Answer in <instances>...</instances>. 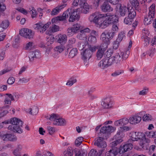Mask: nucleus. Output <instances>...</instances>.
I'll return each instance as SVG.
<instances>
[{
    "label": "nucleus",
    "instance_id": "nucleus-16",
    "mask_svg": "<svg viewBox=\"0 0 156 156\" xmlns=\"http://www.w3.org/2000/svg\"><path fill=\"white\" fill-rule=\"evenodd\" d=\"M129 121V119L128 120L127 118H124L116 121L114 122V124L117 126H124L128 124Z\"/></svg>",
    "mask_w": 156,
    "mask_h": 156
},
{
    "label": "nucleus",
    "instance_id": "nucleus-37",
    "mask_svg": "<svg viewBox=\"0 0 156 156\" xmlns=\"http://www.w3.org/2000/svg\"><path fill=\"white\" fill-rule=\"evenodd\" d=\"M133 145L131 143L125 144L123 145V148L126 152L130 150L133 148Z\"/></svg>",
    "mask_w": 156,
    "mask_h": 156
},
{
    "label": "nucleus",
    "instance_id": "nucleus-62",
    "mask_svg": "<svg viewBox=\"0 0 156 156\" xmlns=\"http://www.w3.org/2000/svg\"><path fill=\"white\" fill-rule=\"evenodd\" d=\"M47 129L49 131V133L50 135H52V134L54 133L55 132V130L51 126L48 127Z\"/></svg>",
    "mask_w": 156,
    "mask_h": 156
},
{
    "label": "nucleus",
    "instance_id": "nucleus-21",
    "mask_svg": "<svg viewBox=\"0 0 156 156\" xmlns=\"http://www.w3.org/2000/svg\"><path fill=\"white\" fill-rule=\"evenodd\" d=\"M67 37L66 35L59 34L56 36L57 42L61 44L62 45L65 44L67 41Z\"/></svg>",
    "mask_w": 156,
    "mask_h": 156
},
{
    "label": "nucleus",
    "instance_id": "nucleus-49",
    "mask_svg": "<svg viewBox=\"0 0 156 156\" xmlns=\"http://www.w3.org/2000/svg\"><path fill=\"white\" fill-rule=\"evenodd\" d=\"M115 34V32H108L106 34L108 41L109 39H111L113 37Z\"/></svg>",
    "mask_w": 156,
    "mask_h": 156
},
{
    "label": "nucleus",
    "instance_id": "nucleus-33",
    "mask_svg": "<svg viewBox=\"0 0 156 156\" xmlns=\"http://www.w3.org/2000/svg\"><path fill=\"white\" fill-rule=\"evenodd\" d=\"M77 37L78 38L81 40H84L86 39V35L85 33L81 30H80V33L78 34Z\"/></svg>",
    "mask_w": 156,
    "mask_h": 156
},
{
    "label": "nucleus",
    "instance_id": "nucleus-51",
    "mask_svg": "<svg viewBox=\"0 0 156 156\" xmlns=\"http://www.w3.org/2000/svg\"><path fill=\"white\" fill-rule=\"evenodd\" d=\"M59 27L55 25H53L51 28V30L52 32H55L59 30Z\"/></svg>",
    "mask_w": 156,
    "mask_h": 156
},
{
    "label": "nucleus",
    "instance_id": "nucleus-25",
    "mask_svg": "<svg viewBox=\"0 0 156 156\" xmlns=\"http://www.w3.org/2000/svg\"><path fill=\"white\" fill-rule=\"evenodd\" d=\"M132 7L131 9H133V8H135V9L140 12L141 11V9L139 6V2L137 0H133L131 2Z\"/></svg>",
    "mask_w": 156,
    "mask_h": 156
},
{
    "label": "nucleus",
    "instance_id": "nucleus-63",
    "mask_svg": "<svg viewBox=\"0 0 156 156\" xmlns=\"http://www.w3.org/2000/svg\"><path fill=\"white\" fill-rule=\"evenodd\" d=\"M113 24L112 26V30L113 32H115V31H117L118 30V27L117 24Z\"/></svg>",
    "mask_w": 156,
    "mask_h": 156
},
{
    "label": "nucleus",
    "instance_id": "nucleus-12",
    "mask_svg": "<svg viewBox=\"0 0 156 156\" xmlns=\"http://www.w3.org/2000/svg\"><path fill=\"white\" fill-rule=\"evenodd\" d=\"M115 129V128H114L113 127L110 126H108L105 127L103 126L101 127L100 129V133L108 134L113 132Z\"/></svg>",
    "mask_w": 156,
    "mask_h": 156
},
{
    "label": "nucleus",
    "instance_id": "nucleus-5",
    "mask_svg": "<svg viewBox=\"0 0 156 156\" xmlns=\"http://www.w3.org/2000/svg\"><path fill=\"white\" fill-rule=\"evenodd\" d=\"M82 59L84 61L85 66L88 65L89 60L92 56V52L88 49H86L81 53Z\"/></svg>",
    "mask_w": 156,
    "mask_h": 156
},
{
    "label": "nucleus",
    "instance_id": "nucleus-36",
    "mask_svg": "<svg viewBox=\"0 0 156 156\" xmlns=\"http://www.w3.org/2000/svg\"><path fill=\"white\" fill-rule=\"evenodd\" d=\"M9 21L7 20L3 21L0 24V26H1L3 28L6 29L9 25Z\"/></svg>",
    "mask_w": 156,
    "mask_h": 156
},
{
    "label": "nucleus",
    "instance_id": "nucleus-2",
    "mask_svg": "<svg viewBox=\"0 0 156 156\" xmlns=\"http://www.w3.org/2000/svg\"><path fill=\"white\" fill-rule=\"evenodd\" d=\"M118 22V18L116 15H111L107 16L106 14L105 23H104V25H102V26L103 27L105 28L109 25L117 23Z\"/></svg>",
    "mask_w": 156,
    "mask_h": 156
},
{
    "label": "nucleus",
    "instance_id": "nucleus-46",
    "mask_svg": "<svg viewBox=\"0 0 156 156\" xmlns=\"http://www.w3.org/2000/svg\"><path fill=\"white\" fill-rule=\"evenodd\" d=\"M58 117L57 115L52 114L50 115L49 119L51 121H53L54 122L56 121Z\"/></svg>",
    "mask_w": 156,
    "mask_h": 156
},
{
    "label": "nucleus",
    "instance_id": "nucleus-45",
    "mask_svg": "<svg viewBox=\"0 0 156 156\" xmlns=\"http://www.w3.org/2000/svg\"><path fill=\"white\" fill-rule=\"evenodd\" d=\"M100 39L102 41L104 42H106L108 41V39H107L106 34L104 32L103 33L101 34L100 37Z\"/></svg>",
    "mask_w": 156,
    "mask_h": 156
},
{
    "label": "nucleus",
    "instance_id": "nucleus-9",
    "mask_svg": "<svg viewBox=\"0 0 156 156\" xmlns=\"http://www.w3.org/2000/svg\"><path fill=\"white\" fill-rule=\"evenodd\" d=\"M20 34L26 38L30 39L33 38L34 34L31 30L23 29L20 31Z\"/></svg>",
    "mask_w": 156,
    "mask_h": 156
},
{
    "label": "nucleus",
    "instance_id": "nucleus-6",
    "mask_svg": "<svg viewBox=\"0 0 156 156\" xmlns=\"http://www.w3.org/2000/svg\"><path fill=\"white\" fill-rule=\"evenodd\" d=\"M106 14H97L95 16V19L94 20V23L99 25L101 28H104L103 27L102 25H104L105 23V19Z\"/></svg>",
    "mask_w": 156,
    "mask_h": 156
},
{
    "label": "nucleus",
    "instance_id": "nucleus-7",
    "mask_svg": "<svg viewBox=\"0 0 156 156\" xmlns=\"http://www.w3.org/2000/svg\"><path fill=\"white\" fill-rule=\"evenodd\" d=\"M70 15L69 9L65 11L61 16H58L52 19L51 22L53 23L57 22L58 21H63L68 18Z\"/></svg>",
    "mask_w": 156,
    "mask_h": 156
},
{
    "label": "nucleus",
    "instance_id": "nucleus-8",
    "mask_svg": "<svg viewBox=\"0 0 156 156\" xmlns=\"http://www.w3.org/2000/svg\"><path fill=\"white\" fill-rule=\"evenodd\" d=\"M104 140V138L98 137L95 139L94 144L99 148H101L104 149L107 146L106 143Z\"/></svg>",
    "mask_w": 156,
    "mask_h": 156
},
{
    "label": "nucleus",
    "instance_id": "nucleus-55",
    "mask_svg": "<svg viewBox=\"0 0 156 156\" xmlns=\"http://www.w3.org/2000/svg\"><path fill=\"white\" fill-rule=\"evenodd\" d=\"M30 11H32V15L31 16L32 17L34 18L37 15V11L34 9V7L32 8V9L30 10Z\"/></svg>",
    "mask_w": 156,
    "mask_h": 156
},
{
    "label": "nucleus",
    "instance_id": "nucleus-20",
    "mask_svg": "<svg viewBox=\"0 0 156 156\" xmlns=\"http://www.w3.org/2000/svg\"><path fill=\"white\" fill-rule=\"evenodd\" d=\"M136 16V12H133L131 14L128 15L124 19V23L126 24L130 25Z\"/></svg>",
    "mask_w": 156,
    "mask_h": 156
},
{
    "label": "nucleus",
    "instance_id": "nucleus-47",
    "mask_svg": "<svg viewBox=\"0 0 156 156\" xmlns=\"http://www.w3.org/2000/svg\"><path fill=\"white\" fill-rule=\"evenodd\" d=\"M148 88H144L143 90L140 91L139 93V94L140 95H144L147 94L148 91Z\"/></svg>",
    "mask_w": 156,
    "mask_h": 156
},
{
    "label": "nucleus",
    "instance_id": "nucleus-4",
    "mask_svg": "<svg viewBox=\"0 0 156 156\" xmlns=\"http://www.w3.org/2000/svg\"><path fill=\"white\" fill-rule=\"evenodd\" d=\"M50 24V22H48L45 24L41 23H39L34 25L33 27L35 30L39 31L40 33H43L47 29Z\"/></svg>",
    "mask_w": 156,
    "mask_h": 156
},
{
    "label": "nucleus",
    "instance_id": "nucleus-42",
    "mask_svg": "<svg viewBox=\"0 0 156 156\" xmlns=\"http://www.w3.org/2000/svg\"><path fill=\"white\" fill-rule=\"evenodd\" d=\"M30 111L29 113L33 115H35L38 112V108L37 107H35L34 108H30Z\"/></svg>",
    "mask_w": 156,
    "mask_h": 156
},
{
    "label": "nucleus",
    "instance_id": "nucleus-17",
    "mask_svg": "<svg viewBox=\"0 0 156 156\" xmlns=\"http://www.w3.org/2000/svg\"><path fill=\"white\" fill-rule=\"evenodd\" d=\"M154 15L153 13H149L145 17L144 23L145 25H148L152 23V21L154 18Z\"/></svg>",
    "mask_w": 156,
    "mask_h": 156
},
{
    "label": "nucleus",
    "instance_id": "nucleus-39",
    "mask_svg": "<svg viewBox=\"0 0 156 156\" xmlns=\"http://www.w3.org/2000/svg\"><path fill=\"white\" fill-rule=\"evenodd\" d=\"M65 48V47L62 45L60 46H58L55 47L54 50L57 52H59V53L62 52Z\"/></svg>",
    "mask_w": 156,
    "mask_h": 156
},
{
    "label": "nucleus",
    "instance_id": "nucleus-44",
    "mask_svg": "<svg viewBox=\"0 0 156 156\" xmlns=\"http://www.w3.org/2000/svg\"><path fill=\"white\" fill-rule=\"evenodd\" d=\"M76 79H74L73 78H71L70 80L68 81L66 83V85H69L71 86L73 85L74 83H76Z\"/></svg>",
    "mask_w": 156,
    "mask_h": 156
},
{
    "label": "nucleus",
    "instance_id": "nucleus-15",
    "mask_svg": "<svg viewBox=\"0 0 156 156\" xmlns=\"http://www.w3.org/2000/svg\"><path fill=\"white\" fill-rule=\"evenodd\" d=\"M79 4L81 7L82 12L83 13L87 14L89 12L90 7L86 2H80Z\"/></svg>",
    "mask_w": 156,
    "mask_h": 156
},
{
    "label": "nucleus",
    "instance_id": "nucleus-3",
    "mask_svg": "<svg viewBox=\"0 0 156 156\" xmlns=\"http://www.w3.org/2000/svg\"><path fill=\"white\" fill-rule=\"evenodd\" d=\"M116 7H119V13L122 16L129 15L133 12H136L134 9H130V7H127L125 6L122 7L121 4H118Z\"/></svg>",
    "mask_w": 156,
    "mask_h": 156
},
{
    "label": "nucleus",
    "instance_id": "nucleus-50",
    "mask_svg": "<svg viewBox=\"0 0 156 156\" xmlns=\"http://www.w3.org/2000/svg\"><path fill=\"white\" fill-rule=\"evenodd\" d=\"M106 58L108 62V64L109 66H110L113 64L115 63L114 60V59L112 57H106Z\"/></svg>",
    "mask_w": 156,
    "mask_h": 156
},
{
    "label": "nucleus",
    "instance_id": "nucleus-53",
    "mask_svg": "<svg viewBox=\"0 0 156 156\" xmlns=\"http://www.w3.org/2000/svg\"><path fill=\"white\" fill-rule=\"evenodd\" d=\"M97 49H98V46L96 47V46H92L91 45H89L88 46V48L87 49L89 50H90L92 52V53L94 52Z\"/></svg>",
    "mask_w": 156,
    "mask_h": 156
},
{
    "label": "nucleus",
    "instance_id": "nucleus-40",
    "mask_svg": "<svg viewBox=\"0 0 156 156\" xmlns=\"http://www.w3.org/2000/svg\"><path fill=\"white\" fill-rule=\"evenodd\" d=\"M75 152V156H87V155L86 153L82 151H76Z\"/></svg>",
    "mask_w": 156,
    "mask_h": 156
},
{
    "label": "nucleus",
    "instance_id": "nucleus-13",
    "mask_svg": "<svg viewBox=\"0 0 156 156\" xmlns=\"http://www.w3.org/2000/svg\"><path fill=\"white\" fill-rule=\"evenodd\" d=\"M101 8L104 12H109L113 10V8L108 2H104L101 6Z\"/></svg>",
    "mask_w": 156,
    "mask_h": 156
},
{
    "label": "nucleus",
    "instance_id": "nucleus-58",
    "mask_svg": "<svg viewBox=\"0 0 156 156\" xmlns=\"http://www.w3.org/2000/svg\"><path fill=\"white\" fill-rule=\"evenodd\" d=\"M16 9L19 12L23 13L24 14L26 15L27 14L28 12L24 9L22 8H18Z\"/></svg>",
    "mask_w": 156,
    "mask_h": 156
},
{
    "label": "nucleus",
    "instance_id": "nucleus-56",
    "mask_svg": "<svg viewBox=\"0 0 156 156\" xmlns=\"http://www.w3.org/2000/svg\"><path fill=\"white\" fill-rule=\"evenodd\" d=\"M117 149H118V153L120 154L126 152L125 149L123 148V146L122 147L120 146L119 148V147H117Z\"/></svg>",
    "mask_w": 156,
    "mask_h": 156
},
{
    "label": "nucleus",
    "instance_id": "nucleus-34",
    "mask_svg": "<svg viewBox=\"0 0 156 156\" xmlns=\"http://www.w3.org/2000/svg\"><path fill=\"white\" fill-rule=\"evenodd\" d=\"M77 50L76 48H73L71 49L69 54V56L70 58H73L77 54Z\"/></svg>",
    "mask_w": 156,
    "mask_h": 156
},
{
    "label": "nucleus",
    "instance_id": "nucleus-26",
    "mask_svg": "<svg viewBox=\"0 0 156 156\" xmlns=\"http://www.w3.org/2000/svg\"><path fill=\"white\" fill-rule=\"evenodd\" d=\"M140 140V145L142 148H143L146 145V144L149 143L150 142V140L146 138L145 135H144V136L142 137V138H141Z\"/></svg>",
    "mask_w": 156,
    "mask_h": 156
},
{
    "label": "nucleus",
    "instance_id": "nucleus-30",
    "mask_svg": "<svg viewBox=\"0 0 156 156\" xmlns=\"http://www.w3.org/2000/svg\"><path fill=\"white\" fill-rule=\"evenodd\" d=\"M112 57L114 59V63H119L122 59L120 55L118 53H116L114 56H112Z\"/></svg>",
    "mask_w": 156,
    "mask_h": 156
},
{
    "label": "nucleus",
    "instance_id": "nucleus-14",
    "mask_svg": "<svg viewBox=\"0 0 156 156\" xmlns=\"http://www.w3.org/2000/svg\"><path fill=\"white\" fill-rule=\"evenodd\" d=\"M144 134L141 132H133L131 133V139L133 141H137L140 140Z\"/></svg>",
    "mask_w": 156,
    "mask_h": 156
},
{
    "label": "nucleus",
    "instance_id": "nucleus-38",
    "mask_svg": "<svg viewBox=\"0 0 156 156\" xmlns=\"http://www.w3.org/2000/svg\"><path fill=\"white\" fill-rule=\"evenodd\" d=\"M123 140L122 139H120L117 140L112 142L110 144V146L112 147V146H115V147H117L116 146L119 144H120L121 143Z\"/></svg>",
    "mask_w": 156,
    "mask_h": 156
},
{
    "label": "nucleus",
    "instance_id": "nucleus-48",
    "mask_svg": "<svg viewBox=\"0 0 156 156\" xmlns=\"http://www.w3.org/2000/svg\"><path fill=\"white\" fill-rule=\"evenodd\" d=\"M155 5L154 4H152L150 7L149 8V12L150 13H153L154 15L155 14Z\"/></svg>",
    "mask_w": 156,
    "mask_h": 156
},
{
    "label": "nucleus",
    "instance_id": "nucleus-11",
    "mask_svg": "<svg viewBox=\"0 0 156 156\" xmlns=\"http://www.w3.org/2000/svg\"><path fill=\"white\" fill-rule=\"evenodd\" d=\"M80 9V8L76 9L70 15L69 19V21L73 22L76 20H78L79 19V16L78 14L79 13Z\"/></svg>",
    "mask_w": 156,
    "mask_h": 156
},
{
    "label": "nucleus",
    "instance_id": "nucleus-23",
    "mask_svg": "<svg viewBox=\"0 0 156 156\" xmlns=\"http://www.w3.org/2000/svg\"><path fill=\"white\" fill-rule=\"evenodd\" d=\"M40 56V52L38 50H36L34 51L30 52V53L29 58L30 61H33L34 58H39Z\"/></svg>",
    "mask_w": 156,
    "mask_h": 156
},
{
    "label": "nucleus",
    "instance_id": "nucleus-28",
    "mask_svg": "<svg viewBox=\"0 0 156 156\" xmlns=\"http://www.w3.org/2000/svg\"><path fill=\"white\" fill-rule=\"evenodd\" d=\"M110 101V100L109 98H105L101 102V105L104 108H108L110 107L109 104Z\"/></svg>",
    "mask_w": 156,
    "mask_h": 156
},
{
    "label": "nucleus",
    "instance_id": "nucleus-59",
    "mask_svg": "<svg viewBox=\"0 0 156 156\" xmlns=\"http://www.w3.org/2000/svg\"><path fill=\"white\" fill-rule=\"evenodd\" d=\"M33 43V42H29L27 43L25 48L26 50L30 49L32 48Z\"/></svg>",
    "mask_w": 156,
    "mask_h": 156
},
{
    "label": "nucleus",
    "instance_id": "nucleus-54",
    "mask_svg": "<svg viewBox=\"0 0 156 156\" xmlns=\"http://www.w3.org/2000/svg\"><path fill=\"white\" fill-rule=\"evenodd\" d=\"M120 42L116 40L113 42V48L115 49H116L118 48L119 46V43Z\"/></svg>",
    "mask_w": 156,
    "mask_h": 156
},
{
    "label": "nucleus",
    "instance_id": "nucleus-10",
    "mask_svg": "<svg viewBox=\"0 0 156 156\" xmlns=\"http://www.w3.org/2000/svg\"><path fill=\"white\" fill-rule=\"evenodd\" d=\"M82 29V27L80 24L76 23L73 25L72 27L68 28L67 31L69 34L71 35L76 33L78 30Z\"/></svg>",
    "mask_w": 156,
    "mask_h": 156
},
{
    "label": "nucleus",
    "instance_id": "nucleus-24",
    "mask_svg": "<svg viewBox=\"0 0 156 156\" xmlns=\"http://www.w3.org/2000/svg\"><path fill=\"white\" fill-rule=\"evenodd\" d=\"M105 149H102L99 152L94 149H91L88 154V156H100L102 153L104 151Z\"/></svg>",
    "mask_w": 156,
    "mask_h": 156
},
{
    "label": "nucleus",
    "instance_id": "nucleus-31",
    "mask_svg": "<svg viewBox=\"0 0 156 156\" xmlns=\"http://www.w3.org/2000/svg\"><path fill=\"white\" fill-rule=\"evenodd\" d=\"M21 149L22 146L20 145H18L16 148L13 152L14 155L15 156H21L20 151L21 150Z\"/></svg>",
    "mask_w": 156,
    "mask_h": 156
},
{
    "label": "nucleus",
    "instance_id": "nucleus-41",
    "mask_svg": "<svg viewBox=\"0 0 156 156\" xmlns=\"http://www.w3.org/2000/svg\"><path fill=\"white\" fill-rule=\"evenodd\" d=\"M125 37V34L123 32H121L119 34L118 37L117 39V41L121 42L124 37Z\"/></svg>",
    "mask_w": 156,
    "mask_h": 156
},
{
    "label": "nucleus",
    "instance_id": "nucleus-18",
    "mask_svg": "<svg viewBox=\"0 0 156 156\" xmlns=\"http://www.w3.org/2000/svg\"><path fill=\"white\" fill-rule=\"evenodd\" d=\"M141 120V117L137 115H134L129 118V123L135 125L139 123Z\"/></svg>",
    "mask_w": 156,
    "mask_h": 156
},
{
    "label": "nucleus",
    "instance_id": "nucleus-61",
    "mask_svg": "<svg viewBox=\"0 0 156 156\" xmlns=\"http://www.w3.org/2000/svg\"><path fill=\"white\" fill-rule=\"evenodd\" d=\"M15 80V79L13 77H10L8 80L7 83L9 84H12L14 82Z\"/></svg>",
    "mask_w": 156,
    "mask_h": 156
},
{
    "label": "nucleus",
    "instance_id": "nucleus-19",
    "mask_svg": "<svg viewBox=\"0 0 156 156\" xmlns=\"http://www.w3.org/2000/svg\"><path fill=\"white\" fill-rule=\"evenodd\" d=\"M66 5V4H64L57 6L53 9L51 12V15L54 16L57 15L60 11L64 8Z\"/></svg>",
    "mask_w": 156,
    "mask_h": 156
},
{
    "label": "nucleus",
    "instance_id": "nucleus-29",
    "mask_svg": "<svg viewBox=\"0 0 156 156\" xmlns=\"http://www.w3.org/2000/svg\"><path fill=\"white\" fill-rule=\"evenodd\" d=\"M12 135L10 134L5 133H4V135L2 137V139L4 141H12L13 138Z\"/></svg>",
    "mask_w": 156,
    "mask_h": 156
},
{
    "label": "nucleus",
    "instance_id": "nucleus-32",
    "mask_svg": "<svg viewBox=\"0 0 156 156\" xmlns=\"http://www.w3.org/2000/svg\"><path fill=\"white\" fill-rule=\"evenodd\" d=\"M105 52L98 49L96 53L97 59L98 60H100L105 55Z\"/></svg>",
    "mask_w": 156,
    "mask_h": 156
},
{
    "label": "nucleus",
    "instance_id": "nucleus-60",
    "mask_svg": "<svg viewBox=\"0 0 156 156\" xmlns=\"http://www.w3.org/2000/svg\"><path fill=\"white\" fill-rule=\"evenodd\" d=\"M96 14L95 13L92 14L90 15L89 18V19L91 22H93L94 23V19H95V16Z\"/></svg>",
    "mask_w": 156,
    "mask_h": 156
},
{
    "label": "nucleus",
    "instance_id": "nucleus-52",
    "mask_svg": "<svg viewBox=\"0 0 156 156\" xmlns=\"http://www.w3.org/2000/svg\"><path fill=\"white\" fill-rule=\"evenodd\" d=\"M151 116L149 114H146L144 115L143 117V119L144 121H148L149 120H151Z\"/></svg>",
    "mask_w": 156,
    "mask_h": 156
},
{
    "label": "nucleus",
    "instance_id": "nucleus-43",
    "mask_svg": "<svg viewBox=\"0 0 156 156\" xmlns=\"http://www.w3.org/2000/svg\"><path fill=\"white\" fill-rule=\"evenodd\" d=\"M88 41L91 43H94L96 42L97 40L96 37L94 36L91 35L88 38Z\"/></svg>",
    "mask_w": 156,
    "mask_h": 156
},
{
    "label": "nucleus",
    "instance_id": "nucleus-22",
    "mask_svg": "<svg viewBox=\"0 0 156 156\" xmlns=\"http://www.w3.org/2000/svg\"><path fill=\"white\" fill-rule=\"evenodd\" d=\"M109 151L106 152L105 156H115L118 153V149L117 147L112 146Z\"/></svg>",
    "mask_w": 156,
    "mask_h": 156
},
{
    "label": "nucleus",
    "instance_id": "nucleus-27",
    "mask_svg": "<svg viewBox=\"0 0 156 156\" xmlns=\"http://www.w3.org/2000/svg\"><path fill=\"white\" fill-rule=\"evenodd\" d=\"M54 125L58 126H63L66 124V121L64 119L58 118L56 121L53 122Z\"/></svg>",
    "mask_w": 156,
    "mask_h": 156
},
{
    "label": "nucleus",
    "instance_id": "nucleus-35",
    "mask_svg": "<svg viewBox=\"0 0 156 156\" xmlns=\"http://www.w3.org/2000/svg\"><path fill=\"white\" fill-rule=\"evenodd\" d=\"M107 48V44L106 42L101 44L100 46H98V49L105 52Z\"/></svg>",
    "mask_w": 156,
    "mask_h": 156
},
{
    "label": "nucleus",
    "instance_id": "nucleus-64",
    "mask_svg": "<svg viewBox=\"0 0 156 156\" xmlns=\"http://www.w3.org/2000/svg\"><path fill=\"white\" fill-rule=\"evenodd\" d=\"M73 151H67L65 152L64 156H73Z\"/></svg>",
    "mask_w": 156,
    "mask_h": 156
},
{
    "label": "nucleus",
    "instance_id": "nucleus-1",
    "mask_svg": "<svg viewBox=\"0 0 156 156\" xmlns=\"http://www.w3.org/2000/svg\"><path fill=\"white\" fill-rule=\"evenodd\" d=\"M9 122L11 124L8 127L9 130L19 133H21L23 132L20 127L22 126L23 122L20 119L16 118H13L11 119L9 122L6 121L4 122L5 124H8Z\"/></svg>",
    "mask_w": 156,
    "mask_h": 156
},
{
    "label": "nucleus",
    "instance_id": "nucleus-57",
    "mask_svg": "<svg viewBox=\"0 0 156 156\" xmlns=\"http://www.w3.org/2000/svg\"><path fill=\"white\" fill-rule=\"evenodd\" d=\"M104 63V59H102L98 63V66L101 69H104L106 68Z\"/></svg>",
    "mask_w": 156,
    "mask_h": 156
}]
</instances>
